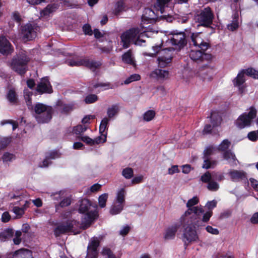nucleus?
Listing matches in <instances>:
<instances>
[{"label":"nucleus","mask_w":258,"mask_h":258,"mask_svg":"<svg viewBox=\"0 0 258 258\" xmlns=\"http://www.w3.org/2000/svg\"><path fill=\"white\" fill-rule=\"evenodd\" d=\"M36 91L40 94L51 93L53 91L52 86L47 78H42L38 83Z\"/></svg>","instance_id":"f3484780"},{"label":"nucleus","mask_w":258,"mask_h":258,"mask_svg":"<svg viewBox=\"0 0 258 258\" xmlns=\"http://www.w3.org/2000/svg\"><path fill=\"white\" fill-rule=\"evenodd\" d=\"M158 65L161 68H164L171 62V61H167L166 59L162 56L158 58Z\"/></svg>","instance_id":"49530a36"},{"label":"nucleus","mask_w":258,"mask_h":258,"mask_svg":"<svg viewBox=\"0 0 258 258\" xmlns=\"http://www.w3.org/2000/svg\"><path fill=\"white\" fill-rule=\"evenodd\" d=\"M216 164V162L215 161H211L209 159H207L205 157V159L204 162V164L202 166L203 168L208 169L211 167H213Z\"/></svg>","instance_id":"c03bdc74"},{"label":"nucleus","mask_w":258,"mask_h":258,"mask_svg":"<svg viewBox=\"0 0 258 258\" xmlns=\"http://www.w3.org/2000/svg\"><path fill=\"white\" fill-rule=\"evenodd\" d=\"M238 27V23L235 20L233 21L231 24L227 25V28L228 30L233 31L237 29Z\"/></svg>","instance_id":"bf43d9fd"},{"label":"nucleus","mask_w":258,"mask_h":258,"mask_svg":"<svg viewBox=\"0 0 258 258\" xmlns=\"http://www.w3.org/2000/svg\"><path fill=\"white\" fill-rule=\"evenodd\" d=\"M83 31L85 35L91 36L93 34V31L91 27L89 24H86L83 26Z\"/></svg>","instance_id":"603ef678"},{"label":"nucleus","mask_w":258,"mask_h":258,"mask_svg":"<svg viewBox=\"0 0 258 258\" xmlns=\"http://www.w3.org/2000/svg\"><path fill=\"white\" fill-rule=\"evenodd\" d=\"M247 111V112H244L240 115L235 121V124L239 128L249 126L252 120L256 116L257 110L254 107L251 106Z\"/></svg>","instance_id":"423d86ee"},{"label":"nucleus","mask_w":258,"mask_h":258,"mask_svg":"<svg viewBox=\"0 0 258 258\" xmlns=\"http://www.w3.org/2000/svg\"><path fill=\"white\" fill-rule=\"evenodd\" d=\"M144 176L143 175H139L133 178L131 181L132 184H136L143 182Z\"/></svg>","instance_id":"052dcab7"},{"label":"nucleus","mask_w":258,"mask_h":258,"mask_svg":"<svg viewBox=\"0 0 258 258\" xmlns=\"http://www.w3.org/2000/svg\"><path fill=\"white\" fill-rule=\"evenodd\" d=\"M155 115V112L153 110H148L146 111L143 116L144 120L146 121H150L152 120Z\"/></svg>","instance_id":"ea45409f"},{"label":"nucleus","mask_w":258,"mask_h":258,"mask_svg":"<svg viewBox=\"0 0 258 258\" xmlns=\"http://www.w3.org/2000/svg\"><path fill=\"white\" fill-rule=\"evenodd\" d=\"M140 33V29L138 28H133L123 33L120 36L123 48H127L131 43L135 44V40Z\"/></svg>","instance_id":"1a4fd4ad"},{"label":"nucleus","mask_w":258,"mask_h":258,"mask_svg":"<svg viewBox=\"0 0 258 258\" xmlns=\"http://www.w3.org/2000/svg\"><path fill=\"white\" fill-rule=\"evenodd\" d=\"M212 68L209 65H205L201 67L199 69V75L204 80H210Z\"/></svg>","instance_id":"5701e85b"},{"label":"nucleus","mask_w":258,"mask_h":258,"mask_svg":"<svg viewBox=\"0 0 258 258\" xmlns=\"http://www.w3.org/2000/svg\"><path fill=\"white\" fill-rule=\"evenodd\" d=\"M15 159V156L9 153H6L3 156V160L4 162L12 161Z\"/></svg>","instance_id":"864d4df0"},{"label":"nucleus","mask_w":258,"mask_h":258,"mask_svg":"<svg viewBox=\"0 0 258 258\" xmlns=\"http://www.w3.org/2000/svg\"><path fill=\"white\" fill-rule=\"evenodd\" d=\"M58 156L56 152H51L46 156L45 159L41 163H40L39 166L40 167H46L51 163V159L57 158Z\"/></svg>","instance_id":"a878e982"},{"label":"nucleus","mask_w":258,"mask_h":258,"mask_svg":"<svg viewBox=\"0 0 258 258\" xmlns=\"http://www.w3.org/2000/svg\"><path fill=\"white\" fill-rule=\"evenodd\" d=\"M152 76L158 79L164 80L169 78V72L167 71L156 69L152 73Z\"/></svg>","instance_id":"bb28decb"},{"label":"nucleus","mask_w":258,"mask_h":258,"mask_svg":"<svg viewBox=\"0 0 258 258\" xmlns=\"http://www.w3.org/2000/svg\"><path fill=\"white\" fill-rule=\"evenodd\" d=\"M81 140L84 142L86 143L87 144L93 146L94 145V139H92L87 136H83L81 137Z\"/></svg>","instance_id":"680f3d73"},{"label":"nucleus","mask_w":258,"mask_h":258,"mask_svg":"<svg viewBox=\"0 0 258 258\" xmlns=\"http://www.w3.org/2000/svg\"><path fill=\"white\" fill-rule=\"evenodd\" d=\"M11 258H33L31 250L21 248L9 254Z\"/></svg>","instance_id":"412c9836"},{"label":"nucleus","mask_w":258,"mask_h":258,"mask_svg":"<svg viewBox=\"0 0 258 258\" xmlns=\"http://www.w3.org/2000/svg\"><path fill=\"white\" fill-rule=\"evenodd\" d=\"M125 11V6L123 0L118 1L115 5V8L113 11L115 15H118L123 11Z\"/></svg>","instance_id":"473e14b6"},{"label":"nucleus","mask_w":258,"mask_h":258,"mask_svg":"<svg viewBox=\"0 0 258 258\" xmlns=\"http://www.w3.org/2000/svg\"><path fill=\"white\" fill-rule=\"evenodd\" d=\"M10 142V140L9 138H3L0 139V150L5 148Z\"/></svg>","instance_id":"4d7b16f0"},{"label":"nucleus","mask_w":258,"mask_h":258,"mask_svg":"<svg viewBox=\"0 0 258 258\" xmlns=\"http://www.w3.org/2000/svg\"><path fill=\"white\" fill-rule=\"evenodd\" d=\"M122 175L126 179H130L133 176V170L131 168H126L122 170Z\"/></svg>","instance_id":"79ce46f5"},{"label":"nucleus","mask_w":258,"mask_h":258,"mask_svg":"<svg viewBox=\"0 0 258 258\" xmlns=\"http://www.w3.org/2000/svg\"><path fill=\"white\" fill-rule=\"evenodd\" d=\"M191 39L192 44L195 46H198L204 51H206L211 47L210 43L204 40L201 33H193L191 36Z\"/></svg>","instance_id":"ddd939ff"},{"label":"nucleus","mask_w":258,"mask_h":258,"mask_svg":"<svg viewBox=\"0 0 258 258\" xmlns=\"http://www.w3.org/2000/svg\"><path fill=\"white\" fill-rule=\"evenodd\" d=\"M156 16L154 12L150 8H146L142 17V22H149L154 20Z\"/></svg>","instance_id":"393cba45"},{"label":"nucleus","mask_w":258,"mask_h":258,"mask_svg":"<svg viewBox=\"0 0 258 258\" xmlns=\"http://www.w3.org/2000/svg\"><path fill=\"white\" fill-rule=\"evenodd\" d=\"M122 60L125 63L132 66L135 65V62L132 56V52L131 49L128 50L122 55Z\"/></svg>","instance_id":"c85d7f7f"},{"label":"nucleus","mask_w":258,"mask_h":258,"mask_svg":"<svg viewBox=\"0 0 258 258\" xmlns=\"http://www.w3.org/2000/svg\"><path fill=\"white\" fill-rule=\"evenodd\" d=\"M199 202V199L197 197L188 200L186 206L188 209L181 216L182 221H188L190 219H200L204 210L201 206H195Z\"/></svg>","instance_id":"7ed1b4c3"},{"label":"nucleus","mask_w":258,"mask_h":258,"mask_svg":"<svg viewBox=\"0 0 258 258\" xmlns=\"http://www.w3.org/2000/svg\"><path fill=\"white\" fill-rule=\"evenodd\" d=\"M102 255L104 258H107L110 255H111L113 252L110 250V249L107 248H104L102 251Z\"/></svg>","instance_id":"338daca9"},{"label":"nucleus","mask_w":258,"mask_h":258,"mask_svg":"<svg viewBox=\"0 0 258 258\" xmlns=\"http://www.w3.org/2000/svg\"><path fill=\"white\" fill-rule=\"evenodd\" d=\"M141 77L138 74H134L130 76L124 81V84H128L133 81H138L140 80Z\"/></svg>","instance_id":"37998d69"},{"label":"nucleus","mask_w":258,"mask_h":258,"mask_svg":"<svg viewBox=\"0 0 258 258\" xmlns=\"http://www.w3.org/2000/svg\"><path fill=\"white\" fill-rule=\"evenodd\" d=\"M108 198V194L104 193L101 195L98 198V204L101 208H104L106 206V203Z\"/></svg>","instance_id":"e433bc0d"},{"label":"nucleus","mask_w":258,"mask_h":258,"mask_svg":"<svg viewBox=\"0 0 258 258\" xmlns=\"http://www.w3.org/2000/svg\"><path fill=\"white\" fill-rule=\"evenodd\" d=\"M244 75L243 70H241L237 76L232 80L234 86L238 88V91L240 93L244 92L246 88Z\"/></svg>","instance_id":"dca6fc26"},{"label":"nucleus","mask_w":258,"mask_h":258,"mask_svg":"<svg viewBox=\"0 0 258 258\" xmlns=\"http://www.w3.org/2000/svg\"><path fill=\"white\" fill-rule=\"evenodd\" d=\"M230 179L233 181H239L246 179V173L243 170L230 169L227 173Z\"/></svg>","instance_id":"aec40b11"},{"label":"nucleus","mask_w":258,"mask_h":258,"mask_svg":"<svg viewBox=\"0 0 258 258\" xmlns=\"http://www.w3.org/2000/svg\"><path fill=\"white\" fill-rule=\"evenodd\" d=\"M101 187V185H100L98 183H95V184L92 185L90 187V188L89 189L87 192L88 193H92V192H97L100 189Z\"/></svg>","instance_id":"5fc2aeb1"},{"label":"nucleus","mask_w":258,"mask_h":258,"mask_svg":"<svg viewBox=\"0 0 258 258\" xmlns=\"http://www.w3.org/2000/svg\"><path fill=\"white\" fill-rule=\"evenodd\" d=\"M99 245V240L96 237L92 238L87 247V253L85 258H97L98 255L97 247Z\"/></svg>","instance_id":"2eb2a0df"},{"label":"nucleus","mask_w":258,"mask_h":258,"mask_svg":"<svg viewBox=\"0 0 258 258\" xmlns=\"http://www.w3.org/2000/svg\"><path fill=\"white\" fill-rule=\"evenodd\" d=\"M249 181L251 186L256 191H258V181L256 179L251 178Z\"/></svg>","instance_id":"774afa93"},{"label":"nucleus","mask_w":258,"mask_h":258,"mask_svg":"<svg viewBox=\"0 0 258 258\" xmlns=\"http://www.w3.org/2000/svg\"><path fill=\"white\" fill-rule=\"evenodd\" d=\"M53 11L52 7L48 5L41 13L42 16H46L49 15Z\"/></svg>","instance_id":"13d9d810"},{"label":"nucleus","mask_w":258,"mask_h":258,"mask_svg":"<svg viewBox=\"0 0 258 258\" xmlns=\"http://www.w3.org/2000/svg\"><path fill=\"white\" fill-rule=\"evenodd\" d=\"M100 136L94 139V145L104 143L106 141L107 133H100Z\"/></svg>","instance_id":"4c0bfd02"},{"label":"nucleus","mask_w":258,"mask_h":258,"mask_svg":"<svg viewBox=\"0 0 258 258\" xmlns=\"http://www.w3.org/2000/svg\"><path fill=\"white\" fill-rule=\"evenodd\" d=\"M38 27L36 24L28 23L22 27L21 35L23 40L30 41L37 36Z\"/></svg>","instance_id":"f8f14e48"},{"label":"nucleus","mask_w":258,"mask_h":258,"mask_svg":"<svg viewBox=\"0 0 258 258\" xmlns=\"http://www.w3.org/2000/svg\"><path fill=\"white\" fill-rule=\"evenodd\" d=\"M125 195L126 190L124 188L117 190L114 201L110 209V214L117 215L122 211L125 203Z\"/></svg>","instance_id":"0eeeda50"},{"label":"nucleus","mask_w":258,"mask_h":258,"mask_svg":"<svg viewBox=\"0 0 258 258\" xmlns=\"http://www.w3.org/2000/svg\"><path fill=\"white\" fill-rule=\"evenodd\" d=\"M14 49L9 41L4 36L0 37V53L8 55L13 52Z\"/></svg>","instance_id":"6ab92c4d"},{"label":"nucleus","mask_w":258,"mask_h":258,"mask_svg":"<svg viewBox=\"0 0 258 258\" xmlns=\"http://www.w3.org/2000/svg\"><path fill=\"white\" fill-rule=\"evenodd\" d=\"M119 112V107L117 105H113L107 109V114L108 119H112Z\"/></svg>","instance_id":"2f4dec72"},{"label":"nucleus","mask_w":258,"mask_h":258,"mask_svg":"<svg viewBox=\"0 0 258 258\" xmlns=\"http://www.w3.org/2000/svg\"><path fill=\"white\" fill-rule=\"evenodd\" d=\"M223 158L232 166H236L238 163L235 154L231 151H226L223 154Z\"/></svg>","instance_id":"b1692460"},{"label":"nucleus","mask_w":258,"mask_h":258,"mask_svg":"<svg viewBox=\"0 0 258 258\" xmlns=\"http://www.w3.org/2000/svg\"><path fill=\"white\" fill-rule=\"evenodd\" d=\"M7 123L11 124L12 125L13 130H15L18 125L17 122L13 120H4L1 122V124L2 125Z\"/></svg>","instance_id":"6e6d98bb"},{"label":"nucleus","mask_w":258,"mask_h":258,"mask_svg":"<svg viewBox=\"0 0 258 258\" xmlns=\"http://www.w3.org/2000/svg\"><path fill=\"white\" fill-rule=\"evenodd\" d=\"M53 112V111L52 108L48 113L45 111L40 114H35V117L39 123H47L51 119Z\"/></svg>","instance_id":"4be33fe9"},{"label":"nucleus","mask_w":258,"mask_h":258,"mask_svg":"<svg viewBox=\"0 0 258 258\" xmlns=\"http://www.w3.org/2000/svg\"><path fill=\"white\" fill-rule=\"evenodd\" d=\"M230 145V142L228 140H224L219 145L218 149L221 151H225L227 150Z\"/></svg>","instance_id":"3c124183"},{"label":"nucleus","mask_w":258,"mask_h":258,"mask_svg":"<svg viewBox=\"0 0 258 258\" xmlns=\"http://www.w3.org/2000/svg\"><path fill=\"white\" fill-rule=\"evenodd\" d=\"M189 56L191 60L197 62L211 61L214 58L211 54L205 53L204 51L198 49H191L189 52Z\"/></svg>","instance_id":"9b49d317"},{"label":"nucleus","mask_w":258,"mask_h":258,"mask_svg":"<svg viewBox=\"0 0 258 258\" xmlns=\"http://www.w3.org/2000/svg\"><path fill=\"white\" fill-rule=\"evenodd\" d=\"M87 128V126L85 125H78L73 128L72 133L76 136H79L85 132Z\"/></svg>","instance_id":"c9c22d12"},{"label":"nucleus","mask_w":258,"mask_h":258,"mask_svg":"<svg viewBox=\"0 0 258 258\" xmlns=\"http://www.w3.org/2000/svg\"><path fill=\"white\" fill-rule=\"evenodd\" d=\"M170 42L175 46L174 49L180 50L186 44L184 33L180 32L174 33L170 38Z\"/></svg>","instance_id":"4468645a"},{"label":"nucleus","mask_w":258,"mask_h":258,"mask_svg":"<svg viewBox=\"0 0 258 258\" xmlns=\"http://www.w3.org/2000/svg\"><path fill=\"white\" fill-rule=\"evenodd\" d=\"M14 232L12 229H7L0 232V241H5L10 239L13 236Z\"/></svg>","instance_id":"7c9ffc66"},{"label":"nucleus","mask_w":258,"mask_h":258,"mask_svg":"<svg viewBox=\"0 0 258 258\" xmlns=\"http://www.w3.org/2000/svg\"><path fill=\"white\" fill-rule=\"evenodd\" d=\"M199 219H190L187 221H182L180 218L181 226L184 228L183 237L188 242L196 241L198 240V236L196 230V225Z\"/></svg>","instance_id":"20e7f679"},{"label":"nucleus","mask_w":258,"mask_h":258,"mask_svg":"<svg viewBox=\"0 0 258 258\" xmlns=\"http://www.w3.org/2000/svg\"><path fill=\"white\" fill-rule=\"evenodd\" d=\"M91 204L87 199H83L80 201L79 212L86 213L82 219L81 224H79L75 220H69L66 223L57 226L54 230V234L56 236L61 234L72 232L74 234L79 233L80 229H85L89 227L97 217L95 212H88Z\"/></svg>","instance_id":"f257e3e1"},{"label":"nucleus","mask_w":258,"mask_h":258,"mask_svg":"<svg viewBox=\"0 0 258 258\" xmlns=\"http://www.w3.org/2000/svg\"><path fill=\"white\" fill-rule=\"evenodd\" d=\"M211 118L212 120V123L213 126H217L220 124L221 121V117L217 115L216 113L212 112L211 113Z\"/></svg>","instance_id":"a19ab883"},{"label":"nucleus","mask_w":258,"mask_h":258,"mask_svg":"<svg viewBox=\"0 0 258 258\" xmlns=\"http://www.w3.org/2000/svg\"><path fill=\"white\" fill-rule=\"evenodd\" d=\"M195 20L198 26L209 27L213 23L214 15L210 7L205 8L195 15Z\"/></svg>","instance_id":"39448f33"},{"label":"nucleus","mask_w":258,"mask_h":258,"mask_svg":"<svg viewBox=\"0 0 258 258\" xmlns=\"http://www.w3.org/2000/svg\"><path fill=\"white\" fill-rule=\"evenodd\" d=\"M213 179L212 173L211 174L209 172H207L203 174L201 178V180L205 183L208 182V183Z\"/></svg>","instance_id":"09e8293b"},{"label":"nucleus","mask_w":258,"mask_h":258,"mask_svg":"<svg viewBox=\"0 0 258 258\" xmlns=\"http://www.w3.org/2000/svg\"><path fill=\"white\" fill-rule=\"evenodd\" d=\"M212 177L213 180L215 179L218 181H221L224 179V175L221 173L213 172Z\"/></svg>","instance_id":"69168bd1"},{"label":"nucleus","mask_w":258,"mask_h":258,"mask_svg":"<svg viewBox=\"0 0 258 258\" xmlns=\"http://www.w3.org/2000/svg\"><path fill=\"white\" fill-rule=\"evenodd\" d=\"M52 107L42 103H37L34 107L35 114H40L44 112L48 113L52 109Z\"/></svg>","instance_id":"cd10ccee"},{"label":"nucleus","mask_w":258,"mask_h":258,"mask_svg":"<svg viewBox=\"0 0 258 258\" xmlns=\"http://www.w3.org/2000/svg\"><path fill=\"white\" fill-rule=\"evenodd\" d=\"M245 74L247 76L251 77L253 79H258V71L252 68H248L247 69H243Z\"/></svg>","instance_id":"f704fd0d"},{"label":"nucleus","mask_w":258,"mask_h":258,"mask_svg":"<svg viewBox=\"0 0 258 258\" xmlns=\"http://www.w3.org/2000/svg\"><path fill=\"white\" fill-rule=\"evenodd\" d=\"M17 200L14 204H11L13 206V212L19 217H21L24 213L25 210L30 204V202L28 200L26 195L14 196L13 197Z\"/></svg>","instance_id":"6e6552de"},{"label":"nucleus","mask_w":258,"mask_h":258,"mask_svg":"<svg viewBox=\"0 0 258 258\" xmlns=\"http://www.w3.org/2000/svg\"><path fill=\"white\" fill-rule=\"evenodd\" d=\"M130 230V227L128 225L123 226L119 231L120 235L122 236L126 235Z\"/></svg>","instance_id":"0e129e2a"},{"label":"nucleus","mask_w":258,"mask_h":258,"mask_svg":"<svg viewBox=\"0 0 258 258\" xmlns=\"http://www.w3.org/2000/svg\"><path fill=\"white\" fill-rule=\"evenodd\" d=\"M175 49L173 48H168L163 49L161 51L162 55L161 56L164 57L167 61H171L173 57V52Z\"/></svg>","instance_id":"72a5a7b5"},{"label":"nucleus","mask_w":258,"mask_h":258,"mask_svg":"<svg viewBox=\"0 0 258 258\" xmlns=\"http://www.w3.org/2000/svg\"><path fill=\"white\" fill-rule=\"evenodd\" d=\"M181 226L180 220L178 222L175 223L168 226L164 233V238L165 240H171L174 238L175 234Z\"/></svg>","instance_id":"a211bd4d"},{"label":"nucleus","mask_w":258,"mask_h":258,"mask_svg":"<svg viewBox=\"0 0 258 258\" xmlns=\"http://www.w3.org/2000/svg\"><path fill=\"white\" fill-rule=\"evenodd\" d=\"M247 138L250 141L253 142L258 140V130L249 132L247 135Z\"/></svg>","instance_id":"8fccbe9b"},{"label":"nucleus","mask_w":258,"mask_h":258,"mask_svg":"<svg viewBox=\"0 0 258 258\" xmlns=\"http://www.w3.org/2000/svg\"><path fill=\"white\" fill-rule=\"evenodd\" d=\"M71 203V199L69 197H66L63 198V200L61 201L59 205L61 207H63L70 205Z\"/></svg>","instance_id":"e2e57ef3"},{"label":"nucleus","mask_w":258,"mask_h":258,"mask_svg":"<svg viewBox=\"0 0 258 258\" xmlns=\"http://www.w3.org/2000/svg\"><path fill=\"white\" fill-rule=\"evenodd\" d=\"M22 232L19 231H16L15 233L14 238H13V242L15 244L18 245L21 242Z\"/></svg>","instance_id":"de8ad7c7"},{"label":"nucleus","mask_w":258,"mask_h":258,"mask_svg":"<svg viewBox=\"0 0 258 258\" xmlns=\"http://www.w3.org/2000/svg\"><path fill=\"white\" fill-rule=\"evenodd\" d=\"M68 63L72 67L85 66L93 71H94L101 66L100 62L91 60L87 57L78 58L77 60H70Z\"/></svg>","instance_id":"9d476101"},{"label":"nucleus","mask_w":258,"mask_h":258,"mask_svg":"<svg viewBox=\"0 0 258 258\" xmlns=\"http://www.w3.org/2000/svg\"><path fill=\"white\" fill-rule=\"evenodd\" d=\"M172 0H156V3L154 4V7L157 10L160 11L161 13H163L165 7H167L169 3Z\"/></svg>","instance_id":"c756f323"},{"label":"nucleus","mask_w":258,"mask_h":258,"mask_svg":"<svg viewBox=\"0 0 258 258\" xmlns=\"http://www.w3.org/2000/svg\"><path fill=\"white\" fill-rule=\"evenodd\" d=\"M109 119L107 117H104L101 122L99 127L100 133H107L105 131L107 129V126L108 124Z\"/></svg>","instance_id":"58836bf2"},{"label":"nucleus","mask_w":258,"mask_h":258,"mask_svg":"<svg viewBox=\"0 0 258 258\" xmlns=\"http://www.w3.org/2000/svg\"><path fill=\"white\" fill-rule=\"evenodd\" d=\"M30 61V57L25 51H23L13 56L9 66L14 71L23 76L28 70V64Z\"/></svg>","instance_id":"f03ea898"},{"label":"nucleus","mask_w":258,"mask_h":258,"mask_svg":"<svg viewBox=\"0 0 258 258\" xmlns=\"http://www.w3.org/2000/svg\"><path fill=\"white\" fill-rule=\"evenodd\" d=\"M207 188L210 190L216 191L219 189V185L217 182L214 181L213 179H212L208 183L207 185Z\"/></svg>","instance_id":"a18cd8bd"}]
</instances>
